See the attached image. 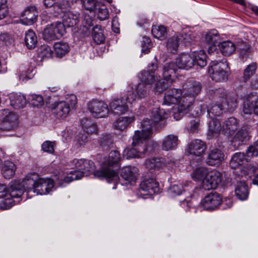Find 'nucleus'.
I'll list each match as a JSON object with an SVG mask.
<instances>
[{"label": "nucleus", "instance_id": "f257e3e1", "mask_svg": "<svg viewBox=\"0 0 258 258\" xmlns=\"http://www.w3.org/2000/svg\"><path fill=\"white\" fill-rule=\"evenodd\" d=\"M74 162L77 170L71 171L70 173L60 172L56 178V182L59 186H62L64 183H69L74 180L81 179L84 176H88L94 171V164L88 160L81 159L74 160Z\"/></svg>", "mask_w": 258, "mask_h": 258}, {"label": "nucleus", "instance_id": "f03ea898", "mask_svg": "<svg viewBox=\"0 0 258 258\" xmlns=\"http://www.w3.org/2000/svg\"><path fill=\"white\" fill-rule=\"evenodd\" d=\"M121 160L120 155L117 151H112L109 153L107 158L104 161L101 169L94 172V175L98 177H104L108 182L118 179V176L114 170L112 169L115 165L118 164Z\"/></svg>", "mask_w": 258, "mask_h": 258}, {"label": "nucleus", "instance_id": "7ed1b4c3", "mask_svg": "<svg viewBox=\"0 0 258 258\" xmlns=\"http://www.w3.org/2000/svg\"><path fill=\"white\" fill-rule=\"evenodd\" d=\"M183 95L179 102L178 109L180 112L186 111L201 91V85L193 80L187 81L183 86Z\"/></svg>", "mask_w": 258, "mask_h": 258}, {"label": "nucleus", "instance_id": "20e7f679", "mask_svg": "<svg viewBox=\"0 0 258 258\" xmlns=\"http://www.w3.org/2000/svg\"><path fill=\"white\" fill-rule=\"evenodd\" d=\"M221 122L218 119L209 121L208 134L211 136H217L221 132L222 134L227 136L234 134L237 128L238 123L234 117H230L224 121Z\"/></svg>", "mask_w": 258, "mask_h": 258}, {"label": "nucleus", "instance_id": "39448f33", "mask_svg": "<svg viewBox=\"0 0 258 258\" xmlns=\"http://www.w3.org/2000/svg\"><path fill=\"white\" fill-rule=\"evenodd\" d=\"M147 150L146 141L141 139L140 133L137 132L133 136L132 147L124 150L123 156L127 159L141 158Z\"/></svg>", "mask_w": 258, "mask_h": 258}, {"label": "nucleus", "instance_id": "423d86ee", "mask_svg": "<svg viewBox=\"0 0 258 258\" xmlns=\"http://www.w3.org/2000/svg\"><path fill=\"white\" fill-rule=\"evenodd\" d=\"M77 100L74 94L67 95L64 101L55 102L53 104L54 113L59 118H65L71 109L75 107Z\"/></svg>", "mask_w": 258, "mask_h": 258}, {"label": "nucleus", "instance_id": "0eeeda50", "mask_svg": "<svg viewBox=\"0 0 258 258\" xmlns=\"http://www.w3.org/2000/svg\"><path fill=\"white\" fill-rule=\"evenodd\" d=\"M182 92L180 90L173 88L167 90L165 93L164 97L163 104L166 105L175 104L174 110H177V112H174V118L176 120L180 119L184 112H180L178 109L179 102L181 101V95Z\"/></svg>", "mask_w": 258, "mask_h": 258}, {"label": "nucleus", "instance_id": "6e6552de", "mask_svg": "<svg viewBox=\"0 0 258 258\" xmlns=\"http://www.w3.org/2000/svg\"><path fill=\"white\" fill-rule=\"evenodd\" d=\"M229 101L226 100V104L216 103L212 105L210 109L207 110L208 115L212 119L211 121L216 119L214 118V116H218L221 115L223 110L232 111L236 108V99L234 96H229Z\"/></svg>", "mask_w": 258, "mask_h": 258}, {"label": "nucleus", "instance_id": "1a4fd4ad", "mask_svg": "<svg viewBox=\"0 0 258 258\" xmlns=\"http://www.w3.org/2000/svg\"><path fill=\"white\" fill-rule=\"evenodd\" d=\"M227 64L217 61H212L210 63L209 73L213 80L216 82H224L228 79V73L225 70Z\"/></svg>", "mask_w": 258, "mask_h": 258}, {"label": "nucleus", "instance_id": "9d476101", "mask_svg": "<svg viewBox=\"0 0 258 258\" xmlns=\"http://www.w3.org/2000/svg\"><path fill=\"white\" fill-rule=\"evenodd\" d=\"M88 109L91 115L95 118L106 117L109 112L108 105L101 100H92L88 103Z\"/></svg>", "mask_w": 258, "mask_h": 258}, {"label": "nucleus", "instance_id": "9b49d317", "mask_svg": "<svg viewBox=\"0 0 258 258\" xmlns=\"http://www.w3.org/2000/svg\"><path fill=\"white\" fill-rule=\"evenodd\" d=\"M246 161L244 154L237 152L232 156L230 166L231 168L236 169L234 172L236 175L239 176H243L248 173L247 169L243 166Z\"/></svg>", "mask_w": 258, "mask_h": 258}, {"label": "nucleus", "instance_id": "f8f14e48", "mask_svg": "<svg viewBox=\"0 0 258 258\" xmlns=\"http://www.w3.org/2000/svg\"><path fill=\"white\" fill-rule=\"evenodd\" d=\"M23 195L22 186L16 181L11 182L8 186L0 184V199L6 197H21Z\"/></svg>", "mask_w": 258, "mask_h": 258}, {"label": "nucleus", "instance_id": "ddd939ff", "mask_svg": "<svg viewBox=\"0 0 258 258\" xmlns=\"http://www.w3.org/2000/svg\"><path fill=\"white\" fill-rule=\"evenodd\" d=\"M222 180L221 173L217 170L209 171L207 178L202 183V187L205 190H209L216 188Z\"/></svg>", "mask_w": 258, "mask_h": 258}, {"label": "nucleus", "instance_id": "4468645a", "mask_svg": "<svg viewBox=\"0 0 258 258\" xmlns=\"http://www.w3.org/2000/svg\"><path fill=\"white\" fill-rule=\"evenodd\" d=\"M243 111L245 114L258 115V94L256 93H251L247 96L243 102Z\"/></svg>", "mask_w": 258, "mask_h": 258}, {"label": "nucleus", "instance_id": "2eb2a0df", "mask_svg": "<svg viewBox=\"0 0 258 258\" xmlns=\"http://www.w3.org/2000/svg\"><path fill=\"white\" fill-rule=\"evenodd\" d=\"M159 191V183L153 178H146L140 185V192L143 195H152Z\"/></svg>", "mask_w": 258, "mask_h": 258}, {"label": "nucleus", "instance_id": "dca6fc26", "mask_svg": "<svg viewBox=\"0 0 258 258\" xmlns=\"http://www.w3.org/2000/svg\"><path fill=\"white\" fill-rule=\"evenodd\" d=\"M220 196L216 192H211L202 200L201 204L203 208L209 211L214 210L222 204Z\"/></svg>", "mask_w": 258, "mask_h": 258}, {"label": "nucleus", "instance_id": "f3484780", "mask_svg": "<svg viewBox=\"0 0 258 258\" xmlns=\"http://www.w3.org/2000/svg\"><path fill=\"white\" fill-rule=\"evenodd\" d=\"M210 99L213 100L215 103L226 104V100L229 101V96H234L236 98V96L233 93H227L223 88H218L216 90H210L208 93Z\"/></svg>", "mask_w": 258, "mask_h": 258}, {"label": "nucleus", "instance_id": "a211bd4d", "mask_svg": "<svg viewBox=\"0 0 258 258\" xmlns=\"http://www.w3.org/2000/svg\"><path fill=\"white\" fill-rule=\"evenodd\" d=\"M157 69V63L156 62L150 63L148 67L147 70H144L139 75V78L141 79L142 83L150 86L155 81V72Z\"/></svg>", "mask_w": 258, "mask_h": 258}, {"label": "nucleus", "instance_id": "6ab92c4d", "mask_svg": "<svg viewBox=\"0 0 258 258\" xmlns=\"http://www.w3.org/2000/svg\"><path fill=\"white\" fill-rule=\"evenodd\" d=\"M124 98L115 97L112 99L109 104L111 112L116 115H121L127 111L128 107L124 102Z\"/></svg>", "mask_w": 258, "mask_h": 258}, {"label": "nucleus", "instance_id": "aec40b11", "mask_svg": "<svg viewBox=\"0 0 258 258\" xmlns=\"http://www.w3.org/2000/svg\"><path fill=\"white\" fill-rule=\"evenodd\" d=\"M54 186V181L50 178H39L36 180L35 192L37 194L45 195Z\"/></svg>", "mask_w": 258, "mask_h": 258}, {"label": "nucleus", "instance_id": "412c9836", "mask_svg": "<svg viewBox=\"0 0 258 258\" xmlns=\"http://www.w3.org/2000/svg\"><path fill=\"white\" fill-rule=\"evenodd\" d=\"M120 176L126 181V184L133 185L137 180L138 169L131 166L124 167L121 170Z\"/></svg>", "mask_w": 258, "mask_h": 258}, {"label": "nucleus", "instance_id": "4be33fe9", "mask_svg": "<svg viewBox=\"0 0 258 258\" xmlns=\"http://www.w3.org/2000/svg\"><path fill=\"white\" fill-rule=\"evenodd\" d=\"M38 12L35 7H28L22 13L21 21L22 23L26 25L34 24L37 20Z\"/></svg>", "mask_w": 258, "mask_h": 258}, {"label": "nucleus", "instance_id": "5701e85b", "mask_svg": "<svg viewBox=\"0 0 258 258\" xmlns=\"http://www.w3.org/2000/svg\"><path fill=\"white\" fill-rule=\"evenodd\" d=\"M156 123H154V121L148 118H144L141 122V131H136L140 133L141 139L146 141L149 139L152 133V128L154 125H156Z\"/></svg>", "mask_w": 258, "mask_h": 258}, {"label": "nucleus", "instance_id": "b1692460", "mask_svg": "<svg viewBox=\"0 0 258 258\" xmlns=\"http://www.w3.org/2000/svg\"><path fill=\"white\" fill-rule=\"evenodd\" d=\"M2 114L5 116L3 119L6 128L11 130L18 126L19 123L18 116L16 114L10 111L8 109L3 110Z\"/></svg>", "mask_w": 258, "mask_h": 258}, {"label": "nucleus", "instance_id": "393cba45", "mask_svg": "<svg viewBox=\"0 0 258 258\" xmlns=\"http://www.w3.org/2000/svg\"><path fill=\"white\" fill-rule=\"evenodd\" d=\"M176 64L179 69L188 70L194 66V60L192 54L183 53L180 54L176 59Z\"/></svg>", "mask_w": 258, "mask_h": 258}, {"label": "nucleus", "instance_id": "a878e982", "mask_svg": "<svg viewBox=\"0 0 258 258\" xmlns=\"http://www.w3.org/2000/svg\"><path fill=\"white\" fill-rule=\"evenodd\" d=\"M206 148V145L204 142L196 139L192 141L189 144L188 152L190 154L201 156L204 153Z\"/></svg>", "mask_w": 258, "mask_h": 258}, {"label": "nucleus", "instance_id": "bb28decb", "mask_svg": "<svg viewBox=\"0 0 258 258\" xmlns=\"http://www.w3.org/2000/svg\"><path fill=\"white\" fill-rule=\"evenodd\" d=\"M177 71V66L176 64L172 62L166 63L163 68V80L168 83H172L176 76Z\"/></svg>", "mask_w": 258, "mask_h": 258}, {"label": "nucleus", "instance_id": "cd10ccee", "mask_svg": "<svg viewBox=\"0 0 258 258\" xmlns=\"http://www.w3.org/2000/svg\"><path fill=\"white\" fill-rule=\"evenodd\" d=\"M37 175L35 174H30L27 175L25 178L23 180L21 183L19 181H17L19 184L22 186V189L23 190V194L24 190L27 191H33L35 193V185H36V177ZM17 182V181H16Z\"/></svg>", "mask_w": 258, "mask_h": 258}, {"label": "nucleus", "instance_id": "c85d7f7f", "mask_svg": "<svg viewBox=\"0 0 258 258\" xmlns=\"http://www.w3.org/2000/svg\"><path fill=\"white\" fill-rule=\"evenodd\" d=\"M224 156L220 150L214 149L209 153L206 162L209 165H218L224 160Z\"/></svg>", "mask_w": 258, "mask_h": 258}, {"label": "nucleus", "instance_id": "c756f323", "mask_svg": "<svg viewBox=\"0 0 258 258\" xmlns=\"http://www.w3.org/2000/svg\"><path fill=\"white\" fill-rule=\"evenodd\" d=\"M9 99L11 106L15 109L23 108L27 103L25 97L21 93L10 94Z\"/></svg>", "mask_w": 258, "mask_h": 258}, {"label": "nucleus", "instance_id": "7c9ffc66", "mask_svg": "<svg viewBox=\"0 0 258 258\" xmlns=\"http://www.w3.org/2000/svg\"><path fill=\"white\" fill-rule=\"evenodd\" d=\"M169 116V111H165V109H161L160 108H155L152 109L150 117L154 121V123L157 124L160 121H164ZM163 126L165 125V122L164 123H162Z\"/></svg>", "mask_w": 258, "mask_h": 258}, {"label": "nucleus", "instance_id": "2f4dec72", "mask_svg": "<svg viewBox=\"0 0 258 258\" xmlns=\"http://www.w3.org/2000/svg\"><path fill=\"white\" fill-rule=\"evenodd\" d=\"M178 144V137L173 135L166 136L162 141V148L164 151L175 149Z\"/></svg>", "mask_w": 258, "mask_h": 258}, {"label": "nucleus", "instance_id": "473e14b6", "mask_svg": "<svg viewBox=\"0 0 258 258\" xmlns=\"http://www.w3.org/2000/svg\"><path fill=\"white\" fill-rule=\"evenodd\" d=\"M16 170L15 164L10 160L4 162L2 169V174L6 179H10L14 175Z\"/></svg>", "mask_w": 258, "mask_h": 258}, {"label": "nucleus", "instance_id": "72a5a7b5", "mask_svg": "<svg viewBox=\"0 0 258 258\" xmlns=\"http://www.w3.org/2000/svg\"><path fill=\"white\" fill-rule=\"evenodd\" d=\"M79 22V15L71 12H66L62 16V24L64 27H71L75 26Z\"/></svg>", "mask_w": 258, "mask_h": 258}, {"label": "nucleus", "instance_id": "f704fd0d", "mask_svg": "<svg viewBox=\"0 0 258 258\" xmlns=\"http://www.w3.org/2000/svg\"><path fill=\"white\" fill-rule=\"evenodd\" d=\"M134 116L120 117L113 123V127L119 131H123L134 121Z\"/></svg>", "mask_w": 258, "mask_h": 258}, {"label": "nucleus", "instance_id": "c9c22d12", "mask_svg": "<svg viewBox=\"0 0 258 258\" xmlns=\"http://www.w3.org/2000/svg\"><path fill=\"white\" fill-rule=\"evenodd\" d=\"M183 36L176 34L168 38L166 43V47L168 51L172 53H175L181 42V38Z\"/></svg>", "mask_w": 258, "mask_h": 258}, {"label": "nucleus", "instance_id": "e433bc0d", "mask_svg": "<svg viewBox=\"0 0 258 258\" xmlns=\"http://www.w3.org/2000/svg\"><path fill=\"white\" fill-rule=\"evenodd\" d=\"M219 49L221 53L224 56H229L236 49L235 44L230 41H225L218 44Z\"/></svg>", "mask_w": 258, "mask_h": 258}, {"label": "nucleus", "instance_id": "4c0bfd02", "mask_svg": "<svg viewBox=\"0 0 258 258\" xmlns=\"http://www.w3.org/2000/svg\"><path fill=\"white\" fill-rule=\"evenodd\" d=\"M192 57L194 60V66L197 64L200 68H203L207 65L206 54L204 50H200L193 52Z\"/></svg>", "mask_w": 258, "mask_h": 258}, {"label": "nucleus", "instance_id": "58836bf2", "mask_svg": "<svg viewBox=\"0 0 258 258\" xmlns=\"http://www.w3.org/2000/svg\"><path fill=\"white\" fill-rule=\"evenodd\" d=\"M235 192L239 200L241 201L246 200L249 194L247 185L244 181L238 182L235 187Z\"/></svg>", "mask_w": 258, "mask_h": 258}, {"label": "nucleus", "instance_id": "ea45409f", "mask_svg": "<svg viewBox=\"0 0 258 258\" xmlns=\"http://www.w3.org/2000/svg\"><path fill=\"white\" fill-rule=\"evenodd\" d=\"M251 128L248 125L242 126L234 136V141L243 142L248 140Z\"/></svg>", "mask_w": 258, "mask_h": 258}, {"label": "nucleus", "instance_id": "a19ab883", "mask_svg": "<svg viewBox=\"0 0 258 258\" xmlns=\"http://www.w3.org/2000/svg\"><path fill=\"white\" fill-rule=\"evenodd\" d=\"M54 53L57 57L61 58L64 56L69 51L70 47L66 42H58L54 43Z\"/></svg>", "mask_w": 258, "mask_h": 258}, {"label": "nucleus", "instance_id": "79ce46f5", "mask_svg": "<svg viewBox=\"0 0 258 258\" xmlns=\"http://www.w3.org/2000/svg\"><path fill=\"white\" fill-rule=\"evenodd\" d=\"M208 169L204 167H201L195 169L191 174L192 178L196 181H202V183L209 173Z\"/></svg>", "mask_w": 258, "mask_h": 258}, {"label": "nucleus", "instance_id": "37998d69", "mask_svg": "<svg viewBox=\"0 0 258 258\" xmlns=\"http://www.w3.org/2000/svg\"><path fill=\"white\" fill-rule=\"evenodd\" d=\"M205 39L208 44L216 46L217 44L219 43L220 37L217 30H212L206 33Z\"/></svg>", "mask_w": 258, "mask_h": 258}, {"label": "nucleus", "instance_id": "c03bdc74", "mask_svg": "<svg viewBox=\"0 0 258 258\" xmlns=\"http://www.w3.org/2000/svg\"><path fill=\"white\" fill-rule=\"evenodd\" d=\"M25 42L26 46L29 49H32L35 47L37 40L36 34L33 30H29L26 32Z\"/></svg>", "mask_w": 258, "mask_h": 258}, {"label": "nucleus", "instance_id": "a18cd8bd", "mask_svg": "<svg viewBox=\"0 0 258 258\" xmlns=\"http://www.w3.org/2000/svg\"><path fill=\"white\" fill-rule=\"evenodd\" d=\"M92 37L94 42L97 44L103 43L105 40L103 30L100 25H96L92 30Z\"/></svg>", "mask_w": 258, "mask_h": 258}, {"label": "nucleus", "instance_id": "49530a36", "mask_svg": "<svg viewBox=\"0 0 258 258\" xmlns=\"http://www.w3.org/2000/svg\"><path fill=\"white\" fill-rule=\"evenodd\" d=\"M152 33L155 38L160 40L164 39L167 34L166 29L162 25L153 26Z\"/></svg>", "mask_w": 258, "mask_h": 258}, {"label": "nucleus", "instance_id": "de8ad7c7", "mask_svg": "<svg viewBox=\"0 0 258 258\" xmlns=\"http://www.w3.org/2000/svg\"><path fill=\"white\" fill-rule=\"evenodd\" d=\"M150 86H148L144 83H139L135 89L139 99H143L147 97L149 94Z\"/></svg>", "mask_w": 258, "mask_h": 258}, {"label": "nucleus", "instance_id": "09e8293b", "mask_svg": "<svg viewBox=\"0 0 258 258\" xmlns=\"http://www.w3.org/2000/svg\"><path fill=\"white\" fill-rule=\"evenodd\" d=\"M238 49L239 52V57L243 61L246 60L250 57L251 55L250 47L246 43H241Z\"/></svg>", "mask_w": 258, "mask_h": 258}, {"label": "nucleus", "instance_id": "8fccbe9b", "mask_svg": "<svg viewBox=\"0 0 258 258\" xmlns=\"http://www.w3.org/2000/svg\"><path fill=\"white\" fill-rule=\"evenodd\" d=\"M257 63L252 62L247 66L243 71V79L244 82L247 81L255 73L257 69Z\"/></svg>", "mask_w": 258, "mask_h": 258}, {"label": "nucleus", "instance_id": "3c124183", "mask_svg": "<svg viewBox=\"0 0 258 258\" xmlns=\"http://www.w3.org/2000/svg\"><path fill=\"white\" fill-rule=\"evenodd\" d=\"M99 143L102 148L104 149H107L113 145V138L110 134H103L99 139Z\"/></svg>", "mask_w": 258, "mask_h": 258}, {"label": "nucleus", "instance_id": "603ef678", "mask_svg": "<svg viewBox=\"0 0 258 258\" xmlns=\"http://www.w3.org/2000/svg\"><path fill=\"white\" fill-rule=\"evenodd\" d=\"M51 25L58 39L60 38L66 33V28L61 22H55L51 24Z\"/></svg>", "mask_w": 258, "mask_h": 258}, {"label": "nucleus", "instance_id": "864d4df0", "mask_svg": "<svg viewBox=\"0 0 258 258\" xmlns=\"http://www.w3.org/2000/svg\"><path fill=\"white\" fill-rule=\"evenodd\" d=\"M94 11L96 13L98 18L100 20H104L109 17L108 11L106 7L100 3L99 4Z\"/></svg>", "mask_w": 258, "mask_h": 258}, {"label": "nucleus", "instance_id": "5fc2aeb1", "mask_svg": "<svg viewBox=\"0 0 258 258\" xmlns=\"http://www.w3.org/2000/svg\"><path fill=\"white\" fill-rule=\"evenodd\" d=\"M43 38L47 41L58 39L54 32L51 24L48 25L43 32Z\"/></svg>", "mask_w": 258, "mask_h": 258}, {"label": "nucleus", "instance_id": "6e6d98bb", "mask_svg": "<svg viewBox=\"0 0 258 258\" xmlns=\"http://www.w3.org/2000/svg\"><path fill=\"white\" fill-rule=\"evenodd\" d=\"M38 54L42 58H49L52 55V51L49 46L44 44L38 48Z\"/></svg>", "mask_w": 258, "mask_h": 258}, {"label": "nucleus", "instance_id": "4d7b16f0", "mask_svg": "<svg viewBox=\"0 0 258 258\" xmlns=\"http://www.w3.org/2000/svg\"><path fill=\"white\" fill-rule=\"evenodd\" d=\"M165 80L157 81L153 88L154 91L156 94H161L167 88L170 83L165 82Z\"/></svg>", "mask_w": 258, "mask_h": 258}, {"label": "nucleus", "instance_id": "13d9d810", "mask_svg": "<svg viewBox=\"0 0 258 258\" xmlns=\"http://www.w3.org/2000/svg\"><path fill=\"white\" fill-rule=\"evenodd\" d=\"M20 197H6L0 204V208L3 210H8L12 208L15 204L14 199Z\"/></svg>", "mask_w": 258, "mask_h": 258}, {"label": "nucleus", "instance_id": "bf43d9fd", "mask_svg": "<svg viewBox=\"0 0 258 258\" xmlns=\"http://www.w3.org/2000/svg\"><path fill=\"white\" fill-rule=\"evenodd\" d=\"M29 100L32 105L35 107L41 106L43 104V99L39 95L32 94L29 95Z\"/></svg>", "mask_w": 258, "mask_h": 258}, {"label": "nucleus", "instance_id": "052dcab7", "mask_svg": "<svg viewBox=\"0 0 258 258\" xmlns=\"http://www.w3.org/2000/svg\"><path fill=\"white\" fill-rule=\"evenodd\" d=\"M89 141V135L84 131L83 133H79L76 137V142L79 146L85 145Z\"/></svg>", "mask_w": 258, "mask_h": 258}, {"label": "nucleus", "instance_id": "680f3d73", "mask_svg": "<svg viewBox=\"0 0 258 258\" xmlns=\"http://www.w3.org/2000/svg\"><path fill=\"white\" fill-rule=\"evenodd\" d=\"M84 8L89 11H94L99 5L96 0H82Z\"/></svg>", "mask_w": 258, "mask_h": 258}, {"label": "nucleus", "instance_id": "e2e57ef3", "mask_svg": "<svg viewBox=\"0 0 258 258\" xmlns=\"http://www.w3.org/2000/svg\"><path fill=\"white\" fill-rule=\"evenodd\" d=\"M13 42L12 37L7 33L0 34V46H8Z\"/></svg>", "mask_w": 258, "mask_h": 258}, {"label": "nucleus", "instance_id": "0e129e2a", "mask_svg": "<svg viewBox=\"0 0 258 258\" xmlns=\"http://www.w3.org/2000/svg\"><path fill=\"white\" fill-rule=\"evenodd\" d=\"M183 188L181 185L173 184L169 188L168 194L172 197L179 195L182 193Z\"/></svg>", "mask_w": 258, "mask_h": 258}, {"label": "nucleus", "instance_id": "69168bd1", "mask_svg": "<svg viewBox=\"0 0 258 258\" xmlns=\"http://www.w3.org/2000/svg\"><path fill=\"white\" fill-rule=\"evenodd\" d=\"M139 99L137 93H135V90L132 89V90H128L125 95L124 100L126 102L132 104L134 103L136 99Z\"/></svg>", "mask_w": 258, "mask_h": 258}, {"label": "nucleus", "instance_id": "338daca9", "mask_svg": "<svg viewBox=\"0 0 258 258\" xmlns=\"http://www.w3.org/2000/svg\"><path fill=\"white\" fill-rule=\"evenodd\" d=\"M246 154L249 157L258 155V140L248 148Z\"/></svg>", "mask_w": 258, "mask_h": 258}, {"label": "nucleus", "instance_id": "774afa93", "mask_svg": "<svg viewBox=\"0 0 258 258\" xmlns=\"http://www.w3.org/2000/svg\"><path fill=\"white\" fill-rule=\"evenodd\" d=\"M142 50L145 53H148L151 48V40L147 37H143L141 41Z\"/></svg>", "mask_w": 258, "mask_h": 258}]
</instances>
